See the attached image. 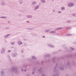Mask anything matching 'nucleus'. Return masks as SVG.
<instances>
[{
    "label": "nucleus",
    "instance_id": "f257e3e1",
    "mask_svg": "<svg viewBox=\"0 0 76 76\" xmlns=\"http://www.w3.org/2000/svg\"><path fill=\"white\" fill-rule=\"evenodd\" d=\"M75 5V4L73 3H70L68 4L67 6L69 7H71Z\"/></svg>",
    "mask_w": 76,
    "mask_h": 76
},
{
    "label": "nucleus",
    "instance_id": "f03ea898",
    "mask_svg": "<svg viewBox=\"0 0 76 76\" xmlns=\"http://www.w3.org/2000/svg\"><path fill=\"white\" fill-rule=\"evenodd\" d=\"M5 48H1V53L2 54H4L5 53Z\"/></svg>",
    "mask_w": 76,
    "mask_h": 76
},
{
    "label": "nucleus",
    "instance_id": "7ed1b4c3",
    "mask_svg": "<svg viewBox=\"0 0 76 76\" xmlns=\"http://www.w3.org/2000/svg\"><path fill=\"white\" fill-rule=\"evenodd\" d=\"M26 17L27 18H32V16L31 15H26Z\"/></svg>",
    "mask_w": 76,
    "mask_h": 76
},
{
    "label": "nucleus",
    "instance_id": "20e7f679",
    "mask_svg": "<svg viewBox=\"0 0 76 76\" xmlns=\"http://www.w3.org/2000/svg\"><path fill=\"white\" fill-rule=\"evenodd\" d=\"M18 45H20L23 44V42L20 41H18Z\"/></svg>",
    "mask_w": 76,
    "mask_h": 76
},
{
    "label": "nucleus",
    "instance_id": "39448f33",
    "mask_svg": "<svg viewBox=\"0 0 76 76\" xmlns=\"http://www.w3.org/2000/svg\"><path fill=\"white\" fill-rule=\"evenodd\" d=\"M39 5L37 6L34 9V10H37L39 9Z\"/></svg>",
    "mask_w": 76,
    "mask_h": 76
},
{
    "label": "nucleus",
    "instance_id": "423d86ee",
    "mask_svg": "<svg viewBox=\"0 0 76 76\" xmlns=\"http://www.w3.org/2000/svg\"><path fill=\"white\" fill-rule=\"evenodd\" d=\"M40 1L42 3L44 4L46 3L45 0H40Z\"/></svg>",
    "mask_w": 76,
    "mask_h": 76
},
{
    "label": "nucleus",
    "instance_id": "0eeeda50",
    "mask_svg": "<svg viewBox=\"0 0 76 76\" xmlns=\"http://www.w3.org/2000/svg\"><path fill=\"white\" fill-rule=\"evenodd\" d=\"M48 45L50 47H51L52 48H53L54 47V46H53V45H52L50 44H48Z\"/></svg>",
    "mask_w": 76,
    "mask_h": 76
},
{
    "label": "nucleus",
    "instance_id": "6e6552de",
    "mask_svg": "<svg viewBox=\"0 0 76 76\" xmlns=\"http://www.w3.org/2000/svg\"><path fill=\"white\" fill-rule=\"evenodd\" d=\"M10 35V34H8L5 35L4 36V37L5 38H7V37H8Z\"/></svg>",
    "mask_w": 76,
    "mask_h": 76
},
{
    "label": "nucleus",
    "instance_id": "1a4fd4ad",
    "mask_svg": "<svg viewBox=\"0 0 76 76\" xmlns=\"http://www.w3.org/2000/svg\"><path fill=\"white\" fill-rule=\"evenodd\" d=\"M72 16L74 17H76V13H73L72 14Z\"/></svg>",
    "mask_w": 76,
    "mask_h": 76
},
{
    "label": "nucleus",
    "instance_id": "9d476101",
    "mask_svg": "<svg viewBox=\"0 0 76 76\" xmlns=\"http://www.w3.org/2000/svg\"><path fill=\"white\" fill-rule=\"evenodd\" d=\"M61 9V10H65V8L64 7H62Z\"/></svg>",
    "mask_w": 76,
    "mask_h": 76
},
{
    "label": "nucleus",
    "instance_id": "9b49d317",
    "mask_svg": "<svg viewBox=\"0 0 76 76\" xmlns=\"http://www.w3.org/2000/svg\"><path fill=\"white\" fill-rule=\"evenodd\" d=\"M36 4V2H34L33 3H32V4L33 5H35Z\"/></svg>",
    "mask_w": 76,
    "mask_h": 76
},
{
    "label": "nucleus",
    "instance_id": "f8f14e48",
    "mask_svg": "<svg viewBox=\"0 0 76 76\" xmlns=\"http://www.w3.org/2000/svg\"><path fill=\"white\" fill-rule=\"evenodd\" d=\"M12 56L13 57H15V55L14 54V53H12Z\"/></svg>",
    "mask_w": 76,
    "mask_h": 76
},
{
    "label": "nucleus",
    "instance_id": "ddd939ff",
    "mask_svg": "<svg viewBox=\"0 0 76 76\" xmlns=\"http://www.w3.org/2000/svg\"><path fill=\"white\" fill-rule=\"evenodd\" d=\"M31 57L32 58L34 59L35 58V56H31ZM35 59H36V58H35Z\"/></svg>",
    "mask_w": 76,
    "mask_h": 76
},
{
    "label": "nucleus",
    "instance_id": "4468645a",
    "mask_svg": "<svg viewBox=\"0 0 76 76\" xmlns=\"http://www.w3.org/2000/svg\"><path fill=\"white\" fill-rule=\"evenodd\" d=\"M75 63H73V65L75 66Z\"/></svg>",
    "mask_w": 76,
    "mask_h": 76
},
{
    "label": "nucleus",
    "instance_id": "2eb2a0df",
    "mask_svg": "<svg viewBox=\"0 0 76 76\" xmlns=\"http://www.w3.org/2000/svg\"><path fill=\"white\" fill-rule=\"evenodd\" d=\"M62 28H58L57 29H61Z\"/></svg>",
    "mask_w": 76,
    "mask_h": 76
},
{
    "label": "nucleus",
    "instance_id": "dca6fc26",
    "mask_svg": "<svg viewBox=\"0 0 76 76\" xmlns=\"http://www.w3.org/2000/svg\"><path fill=\"white\" fill-rule=\"evenodd\" d=\"M62 28H58L57 29H61Z\"/></svg>",
    "mask_w": 76,
    "mask_h": 76
},
{
    "label": "nucleus",
    "instance_id": "f3484780",
    "mask_svg": "<svg viewBox=\"0 0 76 76\" xmlns=\"http://www.w3.org/2000/svg\"><path fill=\"white\" fill-rule=\"evenodd\" d=\"M22 2H23L22 1H20V4H21Z\"/></svg>",
    "mask_w": 76,
    "mask_h": 76
},
{
    "label": "nucleus",
    "instance_id": "a211bd4d",
    "mask_svg": "<svg viewBox=\"0 0 76 76\" xmlns=\"http://www.w3.org/2000/svg\"><path fill=\"white\" fill-rule=\"evenodd\" d=\"M11 50H9L7 52L9 53V52H11Z\"/></svg>",
    "mask_w": 76,
    "mask_h": 76
},
{
    "label": "nucleus",
    "instance_id": "6ab92c4d",
    "mask_svg": "<svg viewBox=\"0 0 76 76\" xmlns=\"http://www.w3.org/2000/svg\"><path fill=\"white\" fill-rule=\"evenodd\" d=\"M10 43H11V44H12V45H13V43L12 42H11Z\"/></svg>",
    "mask_w": 76,
    "mask_h": 76
},
{
    "label": "nucleus",
    "instance_id": "aec40b11",
    "mask_svg": "<svg viewBox=\"0 0 76 76\" xmlns=\"http://www.w3.org/2000/svg\"><path fill=\"white\" fill-rule=\"evenodd\" d=\"M26 22H28V23H29V21H27Z\"/></svg>",
    "mask_w": 76,
    "mask_h": 76
},
{
    "label": "nucleus",
    "instance_id": "412c9836",
    "mask_svg": "<svg viewBox=\"0 0 76 76\" xmlns=\"http://www.w3.org/2000/svg\"><path fill=\"white\" fill-rule=\"evenodd\" d=\"M50 33H53V31H52Z\"/></svg>",
    "mask_w": 76,
    "mask_h": 76
},
{
    "label": "nucleus",
    "instance_id": "4be33fe9",
    "mask_svg": "<svg viewBox=\"0 0 76 76\" xmlns=\"http://www.w3.org/2000/svg\"><path fill=\"white\" fill-rule=\"evenodd\" d=\"M33 35L35 36V34H33Z\"/></svg>",
    "mask_w": 76,
    "mask_h": 76
},
{
    "label": "nucleus",
    "instance_id": "5701e85b",
    "mask_svg": "<svg viewBox=\"0 0 76 76\" xmlns=\"http://www.w3.org/2000/svg\"><path fill=\"white\" fill-rule=\"evenodd\" d=\"M71 35L70 34H69L67 35H68V36H70Z\"/></svg>",
    "mask_w": 76,
    "mask_h": 76
},
{
    "label": "nucleus",
    "instance_id": "b1692460",
    "mask_svg": "<svg viewBox=\"0 0 76 76\" xmlns=\"http://www.w3.org/2000/svg\"><path fill=\"white\" fill-rule=\"evenodd\" d=\"M58 12L59 13H61V12H60V11H59V12Z\"/></svg>",
    "mask_w": 76,
    "mask_h": 76
},
{
    "label": "nucleus",
    "instance_id": "393cba45",
    "mask_svg": "<svg viewBox=\"0 0 76 76\" xmlns=\"http://www.w3.org/2000/svg\"><path fill=\"white\" fill-rule=\"evenodd\" d=\"M48 31H49L48 30H47V31H45V32H48Z\"/></svg>",
    "mask_w": 76,
    "mask_h": 76
},
{
    "label": "nucleus",
    "instance_id": "a878e982",
    "mask_svg": "<svg viewBox=\"0 0 76 76\" xmlns=\"http://www.w3.org/2000/svg\"><path fill=\"white\" fill-rule=\"evenodd\" d=\"M71 49H72V50H74V49L73 48H71Z\"/></svg>",
    "mask_w": 76,
    "mask_h": 76
},
{
    "label": "nucleus",
    "instance_id": "bb28decb",
    "mask_svg": "<svg viewBox=\"0 0 76 76\" xmlns=\"http://www.w3.org/2000/svg\"><path fill=\"white\" fill-rule=\"evenodd\" d=\"M1 18H4V17H1Z\"/></svg>",
    "mask_w": 76,
    "mask_h": 76
},
{
    "label": "nucleus",
    "instance_id": "cd10ccee",
    "mask_svg": "<svg viewBox=\"0 0 76 76\" xmlns=\"http://www.w3.org/2000/svg\"><path fill=\"white\" fill-rule=\"evenodd\" d=\"M25 71L26 72V70H25Z\"/></svg>",
    "mask_w": 76,
    "mask_h": 76
},
{
    "label": "nucleus",
    "instance_id": "c85d7f7f",
    "mask_svg": "<svg viewBox=\"0 0 76 76\" xmlns=\"http://www.w3.org/2000/svg\"><path fill=\"white\" fill-rule=\"evenodd\" d=\"M70 22V21H69V22Z\"/></svg>",
    "mask_w": 76,
    "mask_h": 76
},
{
    "label": "nucleus",
    "instance_id": "c756f323",
    "mask_svg": "<svg viewBox=\"0 0 76 76\" xmlns=\"http://www.w3.org/2000/svg\"><path fill=\"white\" fill-rule=\"evenodd\" d=\"M43 37H45V36H43Z\"/></svg>",
    "mask_w": 76,
    "mask_h": 76
},
{
    "label": "nucleus",
    "instance_id": "7c9ffc66",
    "mask_svg": "<svg viewBox=\"0 0 76 76\" xmlns=\"http://www.w3.org/2000/svg\"><path fill=\"white\" fill-rule=\"evenodd\" d=\"M7 28H6V29H7Z\"/></svg>",
    "mask_w": 76,
    "mask_h": 76
},
{
    "label": "nucleus",
    "instance_id": "2f4dec72",
    "mask_svg": "<svg viewBox=\"0 0 76 76\" xmlns=\"http://www.w3.org/2000/svg\"><path fill=\"white\" fill-rule=\"evenodd\" d=\"M53 12H55V11L54 10L53 11Z\"/></svg>",
    "mask_w": 76,
    "mask_h": 76
},
{
    "label": "nucleus",
    "instance_id": "473e14b6",
    "mask_svg": "<svg viewBox=\"0 0 76 76\" xmlns=\"http://www.w3.org/2000/svg\"><path fill=\"white\" fill-rule=\"evenodd\" d=\"M33 74H34V72H33Z\"/></svg>",
    "mask_w": 76,
    "mask_h": 76
},
{
    "label": "nucleus",
    "instance_id": "72a5a7b5",
    "mask_svg": "<svg viewBox=\"0 0 76 76\" xmlns=\"http://www.w3.org/2000/svg\"><path fill=\"white\" fill-rule=\"evenodd\" d=\"M22 71H23V69H22Z\"/></svg>",
    "mask_w": 76,
    "mask_h": 76
}]
</instances>
